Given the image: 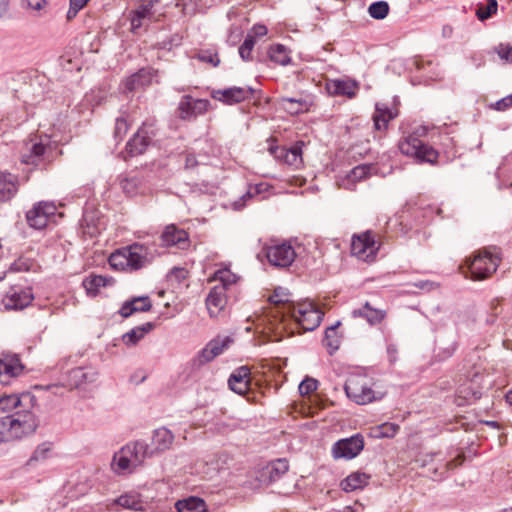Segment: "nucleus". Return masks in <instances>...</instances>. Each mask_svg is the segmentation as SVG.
Instances as JSON below:
<instances>
[{
	"instance_id": "f257e3e1",
	"label": "nucleus",
	"mask_w": 512,
	"mask_h": 512,
	"mask_svg": "<svg viewBox=\"0 0 512 512\" xmlns=\"http://www.w3.org/2000/svg\"><path fill=\"white\" fill-rule=\"evenodd\" d=\"M157 255L154 244L134 243L109 257V264L116 269L138 270L150 264Z\"/></svg>"
},
{
	"instance_id": "f03ea898",
	"label": "nucleus",
	"mask_w": 512,
	"mask_h": 512,
	"mask_svg": "<svg viewBox=\"0 0 512 512\" xmlns=\"http://www.w3.org/2000/svg\"><path fill=\"white\" fill-rule=\"evenodd\" d=\"M152 455L153 450L145 441L130 442L114 454L111 468L117 474L132 473Z\"/></svg>"
},
{
	"instance_id": "7ed1b4c3",
	"label": "nucleus",
	"mask_w": 512,
	"mask_h": 512,
	"mask_svg": "<svg viewBox=\"0 0 512 512\" xmlns=\"http://www.w3.org/2000/svg\"><path fill=\"white\" fill-rule=\"evenodd\" d=\"M237 276L229 269H219L213 280L218 281L206 297V307L210 317H216L227 304V291L237 282Z\"/></svg>"
},
{
	"instance_id": "20e7f679",
	"label": "nucleus",
	"mask_w": 512,
	"mask_h": 512,
	"mask_svg": "<svg viewBox=\"0 0 512 512\" xmlns=\"http://www.w3.org/2000/svg\"><path fill=\"white\" fill-rule=\"evenodd\" d=\"M0 422L4 426L3 432L6 441L18 440L29 436L38 427L35 415L27 409L2 417Z\"/></svg>"
},
{
	"instance_id": "39448f33",
	"label": "nucleus",
	"mask_w": 512,
	"mask_h": 512,
	"mask_svg": "<svg viewBox=\"0 0 512 512\" xmlns=\"http://www.w3.org/2000/svg\"><path fill=\"white\" fill-rule=\"evenodd\" d=\"M55 145L45 137L31 139L25 144L21 155V161L24 164L39 166L50 163L54 158Z\"/></svg>"
},
{
	"instance_id": "423d86ee",
	"label": "nucleus",
	"mask_w": 512,
	"mask_h": 512,
	"mask_svg": "<svg viewBox=\"0 0 512 512\" xmlns=\"http://www.w3.org/2000/svg\"><path fill=\"white\" fill-rule=\"evenodd\" d=\"M290 315L304 331H313L321 323L324 313L312 302L304 301L287 307Z\"/></svg>"
},
{
	"instance_id": "0eeeda50",
	"label": "nucleus",
	"mask_w": 512,
	"mask_h": 512,
	"mask_svg": "<svg viewBox=\"0 0 512 512\" xmlns=\"http://www.w3.org/2000/svg\"><path fill=\"white\" fill-rule=\"evenodd\" d=\"M499 253L496 248L479 252L469 262L468 267L474 280H483L490 277L500 264Z\"/></svg>"
},
{
	"instance_id": "6e6552de",
	"label": "nucleus",
	"mask_w": 512,
	"mask_h": 512,
	"mask_svg": "<svg viewBox=\"0 0 512 512\" xmlns=\"http://www.w3.org/2000/svg\"><path fill=\"white\" fill-rule=\"evenodd\" d=\"M399 150L402 154L415 158L418 162L435 163L438 152L431 146L423 143L414 134L408 135L399 142Z\"/></svg>"
},
{
	"instance_id": "1a4fd4ad",
	"label": "nucleus",
	"mask_w": 512,
	"mask_h": 512,
	"mask_svg": "<svg viewBox=\"0 0 512 512\" xmlns=\"http://www.w3.org/2000/svg\"><path fill=\"white\" fill-rule=\"evenodd\" d=\"M379 248L380 244L376 242L375 235L370 230L352 237L351 254L359 260L374 261Z\"/></svg>"
},
{
	"instance_id": "9d476101",
	"label": "nucleus",
	"mask_w": 512,
	"mask_h": 512,
	"mask_svg": "<svg viewBox=\"0 0 512 512\" xmlns=\"http://www.w3.org/2000/svg\"><path fill=\"white\" fill-rule=\"evenodd\" d=\"M344 389L346 395L360 405H364L381 398V396L378 397L376 395L374 390L370 387L367 379L362 376L350 377L346 381Z\"/></svg>"
},
{
	"instance_id": "9b49d317",
	"label": "nucleus",
	"mask_w": 512,
	"mask_h": 512,
	"mask_svg": "<svg viewBox=\"0 0 512 512\" xmlns=\"http://www.w3.org/2000/svg\"><path fill=\"white\" fill-rule=\"evenodd\" d=\"M265 256L275 267H289L296 257L295 249L288 243L271 245L265 248Z\"/></svg>"
},
{
	"instance_id": "f8f14e48",
	"label": "nucleus",
	"mask_w": 512,
	"mask_h": 512,
	"mask_svg": "<svg viewBox=\"0 0 512 512\" xmlns=\"http://www.w3.org/2000/svg\"><path fill=\"white\" fill-rule=\"evenodd\" d=\"M364 448V438L361 434H355L349 438L337 441L332 448V455L335 459H353Z\"/></svg>"
},
{
	"instance_id": "ddd939ff",
	"label": "nucleus",
	"mask_w": 512,
	"mask_h": 512,
	"mask_svg": "<svg viewBox=\"0 0 512 512\" xmlns=\"http://www.w3.org/2000/svg\"><path fill=\"white\" fill-rule=\"evenodd\" d=\"M56 210L57 207L53 202L41 201L26 213L27 222L35 229H43L49 218L55 215Z\"/></svg>"
},
{
	"instance_id": "4468645a",
	"label": "nucleus",
	"mask_w": 512,
	"mask_h": 512,
	"mask_svg": "<svg viewBox=\"0 0 512 512\" xmlns=\"http://www.w3.org/2000/svg\"><path fill=\"white\" fill-rule=\"evenodd\" d=\"M209 106L210 102L207 99H194L190 95H185L179 102V117L184 120L196 118L206 113Z\"/></svg>"
},
{
	"instance_id": "2eb2a0df",
	"label": "nucleus",
	"mask_w": 512,
	"mask_h": 512,
	"mask_svg": "<svg viewBox=\"0 0 512 512\" xmlns=\"http://www.w3.org/2000/svg\"><path fill=\"white\" fill-rule=\"evenodd\" d=\"M153 131L145 124L141 126L126 144V152L133 157L145 152L152 140Z\"/></svg>"
},
{
	"instance_id": "dca6fc26",
	"label": "nucleus",
	"mask_w": 512,
	"mask_h": 512,
	"mask_svg": "<svg viewBox=\"0 0 512 512\" xmlns=\"http://www.w3.org/2000/svg\"><path fill=\"white\" fill-rule=\"evenodd\" d=\"M33 298L30 289L12 287L5 295L3 303L6 309L21 310L30 305Z\"/></svg>"
},
{
	"instance_id": "f3484780",
	"label": "nucleus",
	"mask_w": 512,
	"mask_h": 512,
	"mask_svg": "<svg viewBox=\"0 0 512 512\" xmlns=\"http://www.w3.org/2000/svg\"><path fill=\"white\" fill-rule=\"evenodd\" d=\"M161 240L164 246H176L185 250L189 247L188 233L174 224L167 225L161 234Z\"/></svg>"
},
{
	"instance_id": "a211bd4d",
	"label": "nucleus",
	"mask_w": 512,
	"mask_h": 512,
	"mask_svg": "<svg viewBox=\"0 0 512 512\" xmlns=\"http://www.w3.org/2000/svg\"><path fill=\"white\" fill-rule=\"evenodd\" d=\"M252 93L253 89L250 87H230L213 91L212 97L224 104L233 105L248 99Z\"/></svg>"
},
{
	"instance_id": "6ab92c4d",
	"label": "nucleus",
	"mask_w": 512,
	"mask_h": 512,
	"mask_svg": "<svg viewBox=\"0 0 512 512\" xmlns=\"http://www.w3.org/2000/svg\"><path fill=\"white\" fill-rule=\"evenodd\" d=\"M157 73L152 68H142L138 72L128 77L124 82L125 90L134 92L139 89L145 88L157 81Z\"/></svg>"
},
{
	"instance_id": "aec40b11",
	"label": "nucleus",
	"mask_w": 512,
	"mask_h": 512,
	"mask_svg": "<svg viewBox=\"0 0 512 512\" xmlns=\"http://www.w3.org/2000/svg\"><path fill=\"white\" fill-rule=\"evenodd\" d=\"M24 369L16 355H5L0 359V383L9 384L10 378L19 376Z\"/></svg>"
},
{
	"instance_id": "412c9836",
	"label": "nucleus",
	"mask_w": 512,
	"mask_h": 512,
	"mask_svg": "<svg viewBox=\"0 0 512 512\" xmlns=\"http://www.w3.org/2000/svg\"><path fill=\"white\" fill-rule=\"evenodd\" d=\"M120 186L123 192L129 196L134 197L137 195H144L151 191L143 176L135 174L129 175L120 181Z\"/></svg>"
},
{
	"instance_id": "4be33fe9",
	"label": "nucleus",
	"mask_w": 512,
	"mask_h": 512,
	"mask_svg": "<svg viewBox=\"0 0 512 512\" xmlns=\"http://www.w3.org/2000/svg\"><path fill=\"white\" fill-rule=\"evenodd\" d=\"M250 380V369L247 366H241L232 372L228 385L233 392L243 395L249 390Z\"/></svg>"
},
{
	"instance_id": "5701e85b",
	"label": "nucleus",
	"mask_w": 512,
	"mask_h": 512,
	"mask_svg": "<svg viewBox=\"0 0 512 512\" xmlns=\"http://www.w3.org/2000/svg\"><path fill=\"white\" fill-rule=\"evenodd\" d=\"M35 397L30 393L10 394L0 397V412H9L17 407H32Z\"/></svg>"
},
{
	"instance_id": "b1692460",
	"label": "nucleus",
	"mask_w": 512,
	"mask_h": 512,
	"mask_svg": "<svg viewBox=\"0 0 512 512\" xmlns=\"http://www.w3.org/2000/svg\"><path fill=\"white\" fill-rule=\"evenodd\" d=\"M141 1L142 4L131 12L130 21L133 33H137L139 29L147 26L152 17L151 9L153 5L151 2H146L144 0Z\"/></svg>"
},
{
	"instance_id": "393cba45",
	"label": "nucleus",
	"mask_w": 512,
	"mask_h": 512,
	"mask_svg": "<svg viewBox=\"0 0 512 512\" xmlns=\"http://www.w3.org/2000/svg\"><path fill=\"white\" fill-rule=\"evenodd\" d=\"M151 308L152 303L148 296L134 297L122 304L119 314L124 318H128L136 312H146Z\"/></svg>"
},
{
	"instance_id": "a878e982",
	"label": "nucleus",
	"mask_w": 512,
	"mask_h": 512,
	"mask_svg": "<svg viewBox=\"0 0 512 512\" xmlns=\"http://www.w3.org/2000/svg\"><path fill=\"white\" fill-rule=\"evenodd\" d=\"M376 167L373 164H362L354 167L343 180L341 186L345 189H353L354 185L369 177L374 171Z\"/></svg>"
},
{
	"instance_id": "bb28decb",
	"label": "nucleus",
	"mask_w": 512,
	"mask_h": 512,
	"mask_svg": "<svg viewBox=\"0 0 512 512\" xmlns=\"http://www.w3.org/2000/svg\"><path fill=\"white\" fill-rule=\"evenodd\" d=\"M302 145L303 142H297L289 149L276 148L275 157L290 166L298 167L302 163Z\"/></svg>"
},
{
	"instance_id": "cd10ccee",
	"label": "nucleus",
	"mask_w": 512,
	"mask_h": 512,
	"mask_svg": "<svg viewBox=\"0 0 512 512\" xmlns=\"http://www.w3.org/2000/svg\"><path fill=\"white\" fill-rule=\"evenodd\" d=\"M354 318H364L370 325L381 323L386 317V311L373 308L369 302H366L361 308L352 311Z\"/></svg>"
},
{
	"instance_id": "c85d7f7f",
	"label": "nucleus",
	"mask_w": 512,
	"mask_h": 512,
	"mask_svg": "<svg viewBox=\"0 0 512 512\" xmlns=\"http://www.w3.org/2000/svg\"><path fill=\"white\" fill-rule=\"evenodd\" d=\"M18 190L16 176L11 173L0 172V202L11 200Z\"/></svg>"
},
{
	"instance_id": "c756f323",
	"label": "nucleus",
	"mask_w": 512,
	"mask_h": 512,
	"mask_svg": "<svg viewBox=\"0 0 512 512\" xmlns=\"http://www.w3.org/2000/svg\"><path fill=\"white\" fill-rule=\"evenodd\" d=\"M370 475L363 472H353L343 479L340 483V487L345 492H352L357 489H363L368 485Z\"/></svg>"
},
{
	"instance_id": "7c9ffc66",
	"label": "nucleus",
	"mask_w": 512,
	"mask_h": 512,
	"mask_svg": "<svg viewBox=\"0 0 512 512\" xmlns=\"http://www.w3.org/2000/svg\"><path fill=\"white\" fill-rule=\"evenodd\" d=\"M289 469L288 461L286 459H277L265 467L262 472V478H268L269 482L278 480Z\"/></svg>"
},
{
	"instance_id": "2f4dec72",
	"label": "nucleus",
	"mask_w": 512,
	"mask_h": 512,
	"mask_svg": "<svg viewBox=\"0 0 512 512\" xmlns=\"http://www.w3.org/2000/svg\"><path fill=\"white\" fill-rule=\"evenodd\" d=\"M153 328L154 324L152 322H146L142 325L136 326L123 334L122 341L127 346L136 345L146 334L152 331Z\"/></svg>"
},
{
	"instance_id": "473e14b6",
	"label": "nucleus",
	"mask_w": 512,
	"mask_h": 512,
	"mask_svg": "<svg viewBox=\"0 0 512 512\" xmlns=\"http://www.w3.org/2000/svg\"><path fill=\"white\" fill-rule=\"evenodd\" d=\"M174 436L170 430L165 427L158 428L154 431L152 443L155 446L154 452H162L170 448Z\"/></svg>"
},
{
	"instance_id": "72a5a7b5",
	"label": "nucleus",
	"mask_w": 512,
	"mask_h": 512,
	"mask_svg": "<svg viewBox=\"0 0 512 512\" xmlns=\"http://www.w3.org/2000/svg\"><path fill=\"white\" fill-rule=\"evenodd\" d=\"M52 448L53 444L48 441L39 444L31 454L26 465L34 468L36 465L43 463L50 457Z\"/></svg>"
},
{
	"instance_id": "f704fd0d",
	"label": "nucleus",
	"mask_w": 512,
	"mask_h": 512,
	"mask_svg": "<svg viewBox=\"0 0 512 512\" xmlns=\"http://www.w3.org/2000/svg\"><path fill=\"white\" fill-rule=\"evenodd\" d=\"M340 324V321H337L334 325H331L325 330L323 344L328 349L330 355L337 351L341 344V336L337 331Z\"/></svg>"
},
{
	"instance_id": "c9c22d12",
	"label": "nucleus",
	"mask_w": 512,
	"mask_h": 512,
	"mask_svg": "<svg viewBox=\"0 0 512 512\" xmlns=\"http://www.w3.org/2000/svg\"><path fill=\"white\" fill-rule=\"evenodd\" d=\"M176 508L177 512H207L204 500L197 497H190L189 499L178 501Z\"/></svg>"
},
{
	"instance_id": "e433bc0d",
	"label": "nucleus",
	"mask_w": 512,
	"mask_h": 512,
	"mask_svg": "<svg viewBox=\"0 0 512 512\" xmlns=\"http://www.w3.org/2000/svg\"><path fill=\"white\" fill-rule=\"evenodd\" d=\"M269 58L276 64L288 65L291 62V57L288 49L282 44H275L269 48Z\"/></svg>"
},
{
	"instance_id": "4c0bfd02",
	"label": "nucleus",
	"mask_w": 512,
	"mask_h": 512,
	"mask_svg": "<svg viewBox=\"0 0 512 512\" xmlns=\"http://www.w3.org/2000/svg\"><path fill=\"white\" fill-rule=\"evenodd\" d=\"M399 425L396 423L385 422L371 429V435L374 438H393L399 431Z\"/></svg>"
},
{
	"instance_id": "58836bf2",
	"label": "nucleus",
	"mask_w": 512,
	"mask_h": 512,
	"mask_svg": "<svg viewBox=\"0 0 512 512\" xmlns=\"http://www.w3.org/2000/svg\"><path fill=\"white\" fill-rule=\"evenodd\" d=\"M332 85L335 94L346 95L349 98L354 97L358 89L356 83L350 80H334Z\"/></svg>"
},
{
	"instance_id": "ea45409f",
	"label": "nucleus",
	"mask_w": 512,
	"mask_h": 512,
	"mask_svg": "<svg viewBox=\"0 0 512 512\" xmlns=\"http://www.w3.org/2000/svg\"><path fill=\"white\" fill-rule=\"evenodd\" d=\"M232 342H233V340L229 336H225V337L218 336V337L210 340L207 343V345L211 350L212 356L214 358H216L219 355H221L230 346V344Z\"/></svg>"
},
{
	"instance_id": "a19ab883",
	"label": "nucleus",
	"mask_w": 512,
	"mask_h": 512,
	"mask_svg": "<svg viewBox=\"0 0 512 512\" xmlns=\"http://www.w3.org/2000/svg\"><path fill=\"white\" fill-rule=\"evenodd\" d=\"M106 278L101 275L91 276L86 278L83 285L88 294L96 295L100 287L106 286Z\"/></svg>"
},
{
	"instance_id": "79ce46f5",
	"label": "nucleus",
	"mask_w": 512,
	"mask_h": 512,
	"mask_svg": "<svg viewBox=\"0 0 512 512\" xmlns=\"http://www.w3.org/2000/svg\"><path fill=\"white\" fill-rule=\"evenodd\" d=\"M117 504L122 506L123 508L134 510V511L142 509V503L139 500L138 495H136V494H125V495L120 496L117 499Z\"/></svg>"
},
{
	"instance_id": "37998d69",
	"label": "nucleus",
	"mask_w": 512,
	"mask_h": 512,
	"mask_svg": "<svg viewBox=\"0 0 512 512\" xmlns=\"http://www.w3.org/2000/svg\"><path fill=\"white\" fill-rule=\"evenodd\" d=\"M368 13L374 19H384L389 13V5L386 1L374 2L368 7Z\"/></svg>"
},
{
	"instance_id": "c03bdc74",
	"label": "nucleus",
	"mask_w": 512,
	"mask_h": 512,
	"mask_svg": "<svg viewBox=\"0 0 512 512\" xmlns=\"http://www.w3.org/2000/svg\"><path fill=\"white\" fill-rule=\"evenodd\" d=\"M392 118H393V115L390 110H388V109L382 110V109H380V107L378 105L376 106V112L373 116V121H374V126L377 130L386 128L388 121Z\"/></svg>"
},
{
	"instance_id": "a18cd8bd",
	"label": "nucleus",
	"mask_w": 512,
	"mask_h": 512,
	"mask_svg": "<svg viewBox=\"0 0 512 512\" xmlns=\"http://www.w3.org/2000/svg\"><path fill=\"white\" fill-rule=\"evenodd\" d=\"M498 3L496 0H488L486 6H479L476 10V16L483 21L490 18L497 12Z\"/></svg>"
},
{
	"instance_id": "49530a36",
	"label": "nucleus",
	"mask_w": 512,
	"mask_h": 512,
	"mask_svg": "<svg viewBox=\"0 0 512 512\" xmlns=\"http://www.w3.org/2000/svg\"><path fill=\"white\" fill-rule=\"evenodd\" d=\"M285 109L291 114H298L306 110V102L301 99H283Z\"/></svg>"
},
{
	"instance_id": "de8ad7c7",
	"label": "nucleus",
	"mask_w": 512,
	"mask_h": 512,
	"mask_svg": "<svg viewBox=\"0 0 512 512\" xmlns=\"http://www.w3.org/2000/svg\"><path fill=\"white\" fill-rule=\"evenodd\" d=\"M255 45L254 36L248 34L243 42V44L239 47V55L244 61H248L251 59V52Z\"/></svg>"
},
{
	"instance_id": "09e8293b",
	"label": "nucleus",
	"mask_w": 512,
	"mask_h": 512,
	"mask_svg": "<svg viewBox=\"0 0 512 512\" xmlns=\"http://www.w3.org/2000/svg\"><path fill=\"white\" fill-rule=\"evenodd\" d=\"M129 129V124L124 116H120L116 118L115 127H114V138L118 141H121L123 137L126 135Z\"/></svg>"
},
{
	"instance_id": "8fccbe9b",
	"label": "nucleus",
	"mask_w": 512,
	"mask_h": 512,
	"mask_svg": "<svg viewBox=\"0 0 512 512\" xmlns=\"http://www.w3.org/2000/svg\"><path fill=\"white\" fill-rule=\"evenodd\" d=\"M269 301L273 304H283V314H287V307L292 303H289L288 294L284 293L282 288L276 289L274 294L269 297Z\"/></svg>"
},
{
	"instance_id": "3c124183",
	"label": "nucleus",
	"mask_w": 512,
	"mask_h": 512,
	"mask_svg": "<svg viewBox=\"0 0 512 512\" xmlns=\"http://www.w3.org/2000/svg\"><path fill=\"white\" fill-rule=\"evenodd\" d=\"M215 358L212 356L211 350L206 344L204 348H202L197 355L193 358V363L195 366H203Z\"/></svg>"
},
{
	"instance_id": "603ef678",
	"label": "nucleus",
	"mask_w": 512,
	"mask_h": 512,
	"mask_svg": "<svg viewBox=\"0 0 512 512\" xmlns=\"http://www.w3.org/2000/svg\"><path fill=\"white\" fill-rule=\"evenodd\" d=\"M262 186L263 185L260 184V185L251 187L244 195H242V197L238 201H235L233 203V205H232L233 209H235V210L242 209L245 206V203L248 199H251L255 194H259L262 191L261 190Z\"/></svg>"
},
{
	"instance_id": "864d4df0",
	"label": "nucleus",
	"mask_w": 512,
	"mask_h": 512,
	"mask_svg": "<svg viewBox=\"0 0 512 512\" xmlns=\"http://www.w3.org/2000/svg\"><path fill=\"white\" fill-rule=\"evenodd\" d=\"M83 225L88 228L87 233L93 235L98 230L99 219L96 221L93 213L85 210L83 214Z\"/></svg>"
},
{
	"instance_id": "5fc2aeb1",
	"label": "nucleus",
	"mask_w": 512,
	"mask_h": 512,
	"mask_svg": "<svg viewBox=\"0 0 512 512\" xmlns=\"http://www.w3.org/2000/svg\"><path fill=\"white\" fill-rule=\"evenodd\" d=\"M317 387L318 381L316 379L307 377L299 384V392L301 395H308L315 391Z\"/></svg>"
},
{
	"instance_id": "6e6d98bb",
	"label": "nucleus",
	"mask_w": 512,
	"mask_h": 512,
	"mask_svg": "<svg viewBox=\"0 0 512 512\" xmlns=\"http://www.w3.org/2000/svg\"><path fill=\"white\" fill-rule=\"evenodd\" d=\"M89 0H70V7L67 12V19H73L77 13L87 4Z\"/></svg>"
},
{
	"instance_id": "4d7b16f0",
	"label": "nucleus",
	"mask_w": 512,
	"mask_h": 512,
	"mask_svg": "<svg viewBox=\"0 0 512 512\" xmlns=\"http://www.w3.org/2000/svg\"><path fill=\"white\" fill-rule=\"evenodd\" d=\"M495 50L500 59L507 63H512V46L509 44H500Z\"/></svg>"
},
{
	"instance_id": "13d9d810",
	"label": "nucleus",
	"mask_w": 512,
	"mask_h": 512,
	"mask_svg": "<svg viewBox=\"0 0 512 512\" xmlns=\"http://www.w3.org/2000/svg\"><path fill=\"white\" fill-rule=\"evenodd\" d=\"M70 377L74 381V384L76 386H79L80 384L88 381L87 373L81 367H77V368L71 370Z\"/></svg>"
},
{
	"instance_id": "bf43d9fd",
	"label": "nucleus",
	"mask_w": 512,
	"mask_h": 512,
	"mask_svg": "<svg viewBox=\"0 0 512 512\" xmlns=\"http://www.w3.org/2000/svg\"><path fill=\"white\" fill-rule=\"evenodd\" d=\"M197 57L200 61L210 63L213 66H218L220 62L217 54H212L208 51L199 53Z\"/></svg>"
},
{
	"instance_id": "052dcab7",
	"label": "nucleus",
	"mask_w": 512,
	"mask_h": 512,
	"mask_svg": "<svg viewBox=\"0 0 512 512\" xmlns=\"http://www.w3.org/2000/svg\"><path fill=\"white\" fill-rule=\"evenodd\" d=\"M27 7L35 12H41L47 5L46 0H26Z\"/></svg>"
},
{
	"instance_id": "680f3d73",
	"label": "nucleus",
	"mask_w": 512,
	"mask_h": 512,
	"mask_svg": "<svg viewBox=\"0 0 512 512\" xmlns=\"http://www.w3.org/2000/svg\"><path fill=\"white\" fill-rule=\"evenodd\" d=\"M413 286L415 288H418L420 290H425V291H431L434 288H436V284L434 282H431L428 280L417 281V282L413 283Z\"/></svg>"
},
{
	"instance_id": "e2e57ef3",
	"label": "nucleus",
	"mask_w": 512,
	"mask_h": 512,
	"mask_svg": "<svg viewBox=\"0 0 512 512\" xmlns=\"http://www.w3.org/2000/svg\"><path fill=\"white\" fill-rule=\"evenodd\" d=\"M397 353H398V349H397L396 345L389 344L387 346V355H388V359L391 363H394L397 360Z\"/></svg>"
},
{
	"instance_id": "0e129e2a",
	"label": "nucleus",
	"mask_w": 512,
	"mask_h": 512,
	"mask_svg": "<svg viewBox=\"0 0 512 512\" xmlns=\"http://www.w3.org/2000/svg\"><path fill=\"white\" fill-rule=\"evenodd\" d=\"M512 106L511 100H507V96L496 102L495 108L499 111H504Z\"/></svg>"
},
{
	"instance_id": "69168bd1",
	"label": "nucleus",
	"mask_w": 512,
	"mask_h": 512,
	"mask_svg": "<svg viewBox=\"0 0 512 512\" xmlns=\"http://www.w3.org/2000/svg\"><path fill=\"white\" fill-rule=\"evenodd\" d=\"M252 32H253L252 36L262 37L267 34V28H266V26L260 25V24L254 25L252 28Z\"/></svg>"
},
{
	"instance_id": "338daca9",
	"label": "nucleus",
	"mask_w": 512,
	"mask_h": 512,
	"mask_svg": "<svg viewBox=\"0 0 512 512\" xmlns=\"http://www.w3.org/2000/svg\"><path fill=\"white\" fill-rule=\"evenodd\" d=\"M187 271L184 268L174 267L171 270V276H175L179 281L185 279Z\"/></svg>"
},
{
	"instance_id": "774afa93",
	"label": "nucleus",
	"mask_w": 512,
	"mask_h": 512,
	"mask_svg": "<svg viewBox=\"0 0 512 512\" xmlns=\"http://www.w3.org/2000/svg\"><path fill=\"white\" fill-rule=\"evenodd\" d=\"M9 0H0V18L6 13Z\"/></svg>"
}]
</instances>
